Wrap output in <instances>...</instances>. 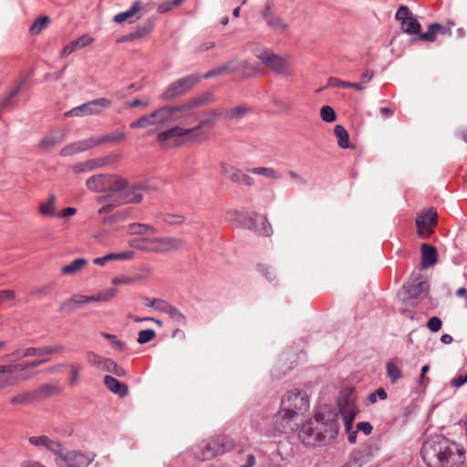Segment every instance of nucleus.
I'll return each mask as SVG.
<instances>
[{
  "mask_svg": "<svg viewBox=\"0 0 467 467\" xmlns=\"http://www.w3.org/2000/svg\"><path fill=\"white\" fill-rule=\"evenodd\" d=\"M96 458L93 452H83L73 450L67 451L59 462V467H88Z\"/></svg>",
  "mask_w": 467,
  "mask_h": 467,
  "instance_id": "dca6fc26",
  "label": "nucleus"
},
{
  "mask_svg": "<svg viewBox=\"0 0 467 467\" xmlns=\"http://www.w3.org/2000/svg\"><path fill=\"white\" fill-rule=\"evenodd\" d=\"M103 381L106 387L114 394H117L121 398L128 395V386L125 383L119 381L114 377L107 375L104 377Z\"/></svg>",
  "mask_w": 467,
  "mask_h": 467,
  "instance_id": "b1692460",
  "label": "nucleus"
},
{
  "mask_svg": "<svg viewBox=\"0 0 467 467\" xmlns=\"http://www.w3.org/2000/svg\"><path fill=\"white\" fill-rule=\"evenodd\" d=\"M36 399V392H25L17 394L11 399V403L14 405L26 404L34 401Z\"/></svg>",
  "mask_w": 467,
  "mask_h": 467,
  "instance_id": "c03bdc74",
  "label": "nucleus"
},
{
  "mask_svg": "<svg viewBox=\"0 0 467 467\" xmlns=\"http://www.w3.org/2000/svg\"><path fill=\"white\" fill-rule=\"evenodd\" d=\"M421 250V265L427 268L437 263V250L433 245L422 244Z\"/></svg>",
  "mask_w": 467,
  "mask_h": 467,
  "instance_id": "a878e982",
  "label": "nucleus"
},
{
  "mask_svg": "<svg viewBox=\"0 0 467 467\" xmlns=\"http://www.w3.org/2000/svg\"><path fill=\"white\" fill-rule=\"evenodd\" d=\"M334 133L337 139L338 146L342 149L350 148L349 135L348 130L341 125H337L334 128Z\"/></svg>",
  "mask_w": 467,
  "mask_h": 467,
  "instance_id": "473e14b6",
  "label": "nucleus"
},
{
  "mask_svg": "<svg viewBox=\"0 0 467 467\" xmlns=\"http://www.w3.org/2000/svg\"><path fill=\"white\" fill-rule=\"evenodd\" d=\"M110 180L111 179L109 174L94 175L87 180L86 186L88 189L93 192H105L107 191V188H109Z\"/></svg>",
  "mask_w": 467,
  "mask_h": 467,
  "instance_id": "5701e85b",
  "label": "nucleus"
},
{
  "mask_svg": "<svg viewBox=\"0 0 467 467\" xmlns=\"http://www.w3.org/2000/svg\"><path fill=\"white\" fill-rule=\"evenodd\" d=\"M211 99L210 94H203L192 98L177 106H165L152 111L156 124H162L170 120L180 121L182 125L190 124L191 119L196 120L197 114L194 109L206 105Z\"/></svg>",
  "mask_w": 467,
  "mask_h": 467,
  "instance_id": "7ed1b4c3",
  "label": "nucleus"
},
{
  "mask_svg": "<svg viewBox=\"0 0 467 467\" xmlns=\"http://www.w3.org/2000/svg\"><path fill=\"white\" fill-rule=\"evenodd\" d=\"M155 124H156V120L154 119V118L152 116V112H151L149 115L142 116L140 119H138L137 120L132 121L130 124V127L131 129H143L148 126H151V125H155Z\"/></svg>",
  "mask_w": 467,
  "mask_h": 467,
  "instance_id": "4c0bfd02",
  "label": "nucleus"
},
{
  "mask_svg": "<svg viewBox=\"0 0 467 467\" xmlns=\"http://www.w3.org/2000/svg\"><path fill=\"white\" fill-rule=\"evenodd\" d=\"M141 280V277H134V276H116L112 279L111 283L115 285H131L137 281Z\"/></svg>",
  "mask_w": 467,
  "mask_h": 467,
  "instance_id": "e2e57ef3",
  "label": "nucleus"
},
{
  "mask_svg": "<svg viewBox=\"0 0 467 467\" xmlns=\"http://www.w3.org/2000/svg\"><path fill=\"white\" fill-rule=\"evenodd\" d=\"M49 23L50 19L47 16L38 17L30 26L31 34H39L44 28H46L49 25Z\"/></svg>",
  "mask_w": 467,
  "mask_h": 467,
  "instance_id": "49530a36",
  "label": "nucleus"
},
{
  "mask_svg": "<svg viewBox=\"0 0 467 467\" xmlns=\"http://www.w3.org/2000/svg\"><path fill=\"white\" fill-rule=\"evenodd\" d=\"M411 16H413L412 13L406 5H400L395 16L396 19L400 21L401 24H405Z\"/></svg>",
  "mask_w": 467,
  "mask_h": 467,
  "instance_id": "4d7b16f0",
  "label": "nucleus"
},
{
  "mask_svg": "<svg viewBox=\"0 0 467 467\" xmlns=\"http://www.w3.org/2000/svg\"><path fill=\"white\" fill-rule=\"evenodd\" d=\"M428 288V283L421 276H416L402 286V289L398 293V296L400 300L412 305V301L420 295L425 294Z\"/></svg>",
  "mask_w": 467,
  "mask_h": 467,
  "instance_id": "4468645a",
  "label": "nucleus"
},
{
  "mask_svg": "<svg viewBox=\"0 0 467 467\" xmlns=\"http://www.w3.org/2000/svg\"><path fill=\"white\" fill-rule=\"evenodd\" d=\"M234 446V442L231 438L218 435L201 445L199 457L203 461L210 460L231 451Z\"/></svg>",
  "mask_w": 467,
  "mask_h": 467,
  "instance_id": "6e6552de",
  "label": "nucleus"
},
{
  "mask_svg": "<svg viewBox=\"0 0 467 467\" xmlns=\"http://www.w3.org/2000/svg\"><path fill=\"white\" fill-rule=\"evenodd\" d=\"M231 74H239L244 78H253L261 73V69L246 59L237 57L228 60Z\"/></svg>",
  "mask_w": 467,
  "mask_h": 467,
  "instance_id": "a211bd4d",
  "label": "nucleus"
},
{
  "mask_svg": "<svg viewBox=\"0 0 467 467\" xmlns=\"http://www.w3.org/2000/svg\"><path fill=\"white\" fill-rule=\"evenodd\" d=\"M19 368L15 364L0 365V391L16 386L31 377L28 373H19Z\"/></svg>",
  "mask_w": 467,
  "mask_h": 467,
  "instance_id": "ddd939ff",
  "label": "nucleus"
},
{
  "mask_svg": "<svg viewBox=\"0 0 467 467\" xmlns=\"http://www.w3.org/2000/svg\"><path fill=\"white\" fill-rule=\"evenodd\" d=\"M435 27H440V24H431L427 32L420 34V39L428 42H434L436 39Z\"/></svg>",
  "mask_w": 467,
  "mask_h": 467,
  "instance_id": "6e6d98bb",
  "label": "nucleus"
},
{
  "mask_svg": "<svg viewBox=\"0 0 467 467\" xmlns=\"http://www.w3.org/2000/svg\"><path fill=\"white\" fill-rule=\"evenodd\" d=\"M340 417L344 420L346 430L349 431L356 417L354 410L347 407L339 413L337 410L326 408L302 425L298 431L299 440L306 446L326 444L337 435Z\"/></svg>",
  "mask_w": 467,
  "mask_h": 467,
  "instance_id": "f257e3e1",
  "label": "nucleus"
},
{
  "mask_svg": "<svg viewBox=\"0 0 467 467\" xmlns=\"http://www.w3.org/2000/svg\"><path fill=\"white\" fill-rule=\"evenodd\" d=\"M78 152H80L78 150V142H73L69 145H67L65 146L61 151H60V155L63 156V157H67V156H72Z\"/></svg>",
  "mask_w": 467,
  "mask_h": 467,
  "instance_id": "774afa93",
  "label": "nucleus"
},
{
  "mask_svg": "<svg viewBox=\"0 0 467 467\" xmlns=\"http://www.w3.org/2000/svg\"><path fill=\"white\" fill-rule=\"evenodd\" d=\"M443 460L440 467H461L466 461L464 446L445 437Z\"/></svg>",
  "mask_w": 467,
  "mask_h": 467,
  "instance_id": "9d476101",
  "label": "nucleus"
},
{
  "mask_svg": "<svg viewBox=\"0 0 467 467\" xmlns=\"http://www.w3.org/2000/svg\"><path fill=\"white\" fill-rule=\"evenodd\" d=\"M386 368L387 374L392 384L396 383L399 379L402 378L400 368L393 361H389L387 363Z\"/></svg>",
  "mask_w": 467,
  "mask_h": 467,
  "instance_id": "79ce46f5",
  "label": "nucleus"
},
{
  "mask_svg": "<svg viewBox=\"0 0 467 467\" xmlns=\"http://www.w3.org/2000/svg\"><path fill=\"white\" fill-rule=\"evenodd\" d=\"M143 9L142 3L139 0L135 1L130 8L127 11L117 14L113 17V21L117 24H122L126 21L132 22L140 17L138 13Z\"/></svg>",
  "mask_w": 467,
  "mask_h": 467,
  "instance_id": "4be33fe9",
  "label": "nucleus"
},
{
  "mask_svg": "<svg viewBox=\"0 0 467 467\" xmlns=\"http://www.w3.org/2000/svg\"><path fill=\"white\" fill-rule=\"evenodd\" d=\"M149 186L146 182H136L131 185L127 183L126 188L123 192H120V200L117 202V203H107L103 205L99 213L100 214L109 213L118 205L123 203H139L142 198L144 193L148 192Z\"/></svg>",
  "mask_w": 467,
  "mask_h": 467,
  "instance_id": "0eeeda50",
  "label": "nucleus"
},
{
  "mask_svg": "<svg viewBox=\"0 0 467 467\" xmlns=\"http://www.w3.org/2000/svg\"><path fill=\"white\" fill-rule=\"evenodd\" d=\"M77 142H78V150L80 152L100 145L99 137L98 138L90 137L88 139L79 140Z\"/></svg>",
  "mask_w": 467,
  "mask_h": 467,
  "instance_id": "8fccbe9b",
  "label": "nucleus"
},
{
  "mask_svg": "<svg viewBox=\"0 0 467 467\" xmlns=\"http://www.w3.org/2000/svg\"><path fill=\"white\" fill-rule=\"evenodd\" d=\"M226 73H230V67L228 61L206 72L203 75V78H211Z\"/></svg>",
  "mask_w": 467,
  "mask_h": 467,
  "instance_id": "09e8293b",
  "label": "nucleus"
},
{
  "mask_svg": "<svg viewBox=\"0 0 467 467\" xmlns=\"http://www.w3.org/2000/svg\"><path fill=\"white\" fill-rule=\"evenodd\" d=\"M60 391L61 389L57 383H47L39 386L35 392L36 398H46L58 394Z\"/></svg>",
  "mask_w": 467,
  "mask_h": 467,
  "instance_id": "7c9ffc66",
  "label": "nucleus"
},
{
  "mask_svg": "<svg viewBox=\"0 0 467 467\" xmlns=\"http://www.w3.org/2000/svg\"><path fill=\"white\" fill-rule=\"evenodd\" d=\"M201 79L199 74H191L171 82L161 94L164 101L174 99L191 90Z\"/></svg>",
  "mask_w": 467,
  "mask_h": 467,
  "instance_id": "1a4fd4ad",
  "label": "nucleus"
},
{
  "mask_svg": "<svg viewBox=\"0 0 467 467\" xmlns=\"http://www.w3.org/2000/svg\"><path fill=\"white\" fill-rule=\"evenodd\" d=\"M309 408L308 397L303 390L287 391L281 399L280 409L273 418L275 431L285 433L293 431L294 420Z\"/></svg>",
  "mask_w": 467,
  "mask_h": 467,
  "instance_id": "f03ea898",
  "label": "nucleus"
},
{
  "mask_svg": "<svg viewBox=\"0 0 467 467\" xmlns=\"http://www.w3.org/2000/svg\"><path fill=\"white\" fill-rule=\"evenodd\" d=\"M222 172L227 179L237 184L252 186L254 183L252 177L232 165L223 164Z\"/></svg>",
  "mask_w": 467,
  "mask_h": 467,
  "instance_id": "6ab92c4d",
  "label": "nucleus"
},
{
  "mask_svg": "<svg viewBox=\"0 0 467 467\" xmlns=\"http://www.w3.org/2000/svg\"><path fill=\"white\" fill-rule=\"evenodd\" d=\"M162 220L168 224H181L185 221V217L182 214L165 213Z\"/></svg>",
  "mask_w": 467,
  "mask_h": 467,
  "instance_id": "052dcab7",
  "label": "nucleus"
},
{
  "mask_svg": "<svg viewBox=\"0 0 467 467\" xmlns=\"http://www.w3.org/2000/svg\"><path fill=\"white\" fill-rule=\"evenodd\" d=\"M126 137L124 132L121 131H114L111 133L105 134L103 136L99 137L100 145L108 142H116L124 140Z\"/></svg>",
  "mask_w": 467,
  "mask_h": 467,
  "instance_id": "de8ad7c7",
  "label": "nucleus"
},
{
  "mask_svg": "<svg viewBox=\"0 0 467 467\" xmlns=\"http://www.w3.org/2000/svg\"><path fill=\"white\" fill-rule=\"evenodd\" d=\"M148 306L165 313L170 304L164 300L154 298L148 304Z\"/></svg>",
  "mask_w": 467,
  "mask_h": 467,
  "instance_id": "69168bd1",
  "label": "nucleus"
},
{
  "mask_svg": "<svg viewBox=\"0 0 467 467\" xmlns=\"http://www.w3.org/2000/svg\"><path fill=\"white\" fill-rule=\"evenodd\" d=\"M437 217V212L432 208L422 211L418 215L416 218V226L419 237L426 239L433 234V228L438 222Z\"/></svg>",
  "mask_w": 467,
  "mask_h": 467,
  "instance_id": "2eb2a0df",
  "label": "nucleus"
},
{
  "mask_svg": "<svg viewBox=\"0 0 467 467\" xmlns=\"http://www.w3.org/2000/svg\"><path fill=\"white\" fill-rule=\"evenodd\" d=\"M67 366L70 368V383L75 385L79 380V371L81 370V366L76 364H69Z\"/></svg>",
  "mask_w": 467,
  "mask_h": 467,
  "instance_id": "338daca9",
  "label": "nucleus"
},
{
  "mask_svg": "<svg viewBox=\"0 0 467 467\" xmlns=\"http://www.w3.org/2000/svg\"><path fill=\"white\" fill-rule=\"evenodd\" d=\"M156 337V332L153 329H145L139 332L137 342L139 344H146L151 341Z\"/></svg>",
  "mask_w": 467,
  "mask_h": 467,
  "instance_id": "5fc2aeb1",
  "label": "nucleus"
},
{
  "mask_svg": "<svg viewBox=\"0 0 467 467\" xmlns=\"http://www.w3.org/2000/svg\"><path fill=\"white\" fill-rule=\"evenodd\" d=\"M88 297L84 295H74L67 301L63 302L60 306V309H78L84 306L85 304H88Z\"/></svg>",
  "mask_w": 467,
  "mask_h": 467,
  "instance_id": "c85d7f7f",
  "label": "nucleus"
},
{
  "mask_svg": "<svg viewBox=\"0 0 467 467\" xmlns=\"http://www.w3.org/2000/svg\"><path fill=\"white\" fill-rule=\"evenodd\" d=\"M86 358L88 362L96 368H100L103 362L102 360L104 359L103 357L94 351H88L86 355Z\"/></svg>",
  "mask_w": 467,
  "mask_h": 467,
  "instance_id": "0e129e2a",
  "label": "nucleus"
},
{
  "mask_svg": "<svg viewBox=\"0 0 467 467\" xmlns=\"http://www.w3.org/2000/svg\"><path fill=\"white\" fill-rule=\"evenodd\" d=\"M24 81H21L19 85L10 90L1 100L0 102V109H5L13 105L14 98L18 94Z\"/></svg>",
  "mask_w": 467,
  "mask_h": 467,
  "instance_id": "a19ab883",
  "label": "nucleus"
},
{
  "mask_svg": "<svg viewBox=\"0 0 467 467\" xmlns=\"http://www.w3.org/2000/svg\"><path fill=\"white\" fill-rule=\"evenodd\" d=\"M191 122L189 125L194 124L197 122L196 125H193L192 127H190L192 130V132L193 134V137L197 141H201V140L204 137V132L202 131V127L206 125L213 126L214 123V120L212 119H199L197 118L196 120L191 119Z\"/></svg>",
  "mask_w": 467,
  "mask_h": 467,
  "instance_id": "cd10ccee",
  "label": "nucleus"
},
{
  "mask_svg": "<svg viewBox=\"0 0 467 467\" xmlns=\"http://www.w3.org/2000/svg\"><path fill=\"white\" fill-rule=\"evenodd\" d=\"M120 154H111L98 159L88 160L74 165L73 171L77 173L90 171L99 168L105 167L113 162H117L120 160Z\"/></svg>",
  "mask_w": 467,
  "mask_h": 467,
  "instance_id": "f3484780",
  "label": "nucleus"
},
{
  "mask_svg": "<svg viewBox=\"0 0 467 467\" xmlns=\"http://www.w3.org/2000/svg\"><path fill=\"white\" fill-rule=\"evenodd\" d=\"M87 265L88 261L85 258H77L70 264L64 265L60 271L62 275H73L79 272Z\"/></svg>",
  "mask_w": 467,
  "mask_h": 467,
  "instance_id": "c756f323",
  "label": "nucleus"
},
{
  "mask_svg": "<svg viewBox=\"0 0 467 467\" xmlns=\"http://www.w3.org/2000/svg\"><path fill=\"white\" fill-rule=\"evenodd\" d=\"M184 0H167L159 5L157 12L164 14L171 11L173 8L181 5Z\"/></svg>",
  "mask_w": 467,
  "mask_h": 467,
  "instance_id": "603ef678",
  "label": "nucleus"
},
{
  "mask_svg": "<svg viewBox=\"0 0 467 467\" xmlns=\"http://www.w3.org/2000/svg\"><path fill=\"white\" fill-rule=\"evenodd\" d=\"M247 171L250 173H253V174L261 175V176L270 178V179L277 180V179L281 178L280 174L275 170H274L273 168H269V167L251 168V169L247 170Z\"/></svg>",
  "mask_w": 467,
  "mask_h": 467,
  "instance_id": "c9c22d12",
  "label": "nucleus"
},
{
  "mask_svg": "<svg viewBox=\"0 0 467 467\" xmlns=\"http://www.w3.org/2000/svg\"><path fill=\"white\" fill-rule=\"evenodd\" d=\"M117 294V290L114 288H109L102 292H99L95 295L87 296L88 302H108L111 298H113Z\"/></svg>",
  "mask_w": 467,
  "mask_h": 467,
  "instance_id": "f704fd0d",
  "label": "nucleus"
},
{
  "mask_svg": "<svg viewBox=\"0 0 467 467\" xmlns=\"http://www.w3.org/2000/svg\"><path fill=\"white\" fill-rule=\"evenodd\" d=\"M401 25H402L403 31L407 34L418 35L420 33V29H421L420 24L413 16H411L410 19H408L405 24H401Z\"/></svg>",
  "mask_w": 467,
  "mask_h": 467,
  "instance_id": "58836bf2",
  "label": "nucleus"
},
{
  "mask_svg": "<svg viewBox=\"0 0 467 467\" xmlns=\"http://www.w3.org/2000/svg\"><path fill=\"white\" fill-rule=\"evenodd\" d=\"M445 436L436 435L425 441L421 446V458L429 467H440L443 460Z\"/></svg>",
  "mask_w": 467,
  "mask_h": 467,
  "instance_id": "39448f33",
  "label": "nucleus"
},
{
  "mask_svg": "<svg viewBox=\"0 0 467 467\" xmlns=\"http://www.w3.org/2000/svg\"><path fill=\"white\" fill-rule=\"evenodd\" d=\"M153 28V22L147 21L145 24L139 26L135 31L130 32L122 36V42H130L140 39L149 35Z\"/></svg>",
  "mask_w": 467,
  "mask_h": 467,
  "instance_id": "bb28decb",
  "label": "nucleus"
},
{
  "mask_svg": "<svg viewBox=\"0 0 467 467\" xmlns=\"http://www.w3.org/2000/svg\"><path fill=\"white\" fill-rule=\"evenodd\" d=\"M378 448L372 444H364L352 454L350 466L361 467L372 460Z\"/></svg>",
  "mask_w": 467,
  "mask_h": 467,
  "instance_id": "aec40b11",
  "label": "nucleus"
},
{
  "mask_svg": "<svg viewBox=\"0 0 467 467\" xmlns=\"http://www.w3.org/2000/svg\"><path fill=\"white\" fill-rule=\"evenodd\" d=\"M165 313L169 315V317L178 324L182 326L186 325V317L178 308L171 306V304L168 306Z\"/></svg>",
  "mask_w": 467,
  "mask_h": 467,
  "instance_id": "37998d69",
  "label": "nucleus"
},
{
  "mask_svg": "<svg viewBox=\"0 0 467 467\" xmlns=\"http://www.w3.org/2000/svg\"><path fill=\"white\" fill-rule=\"evenodd\" d=\"M28 441L33 446L42 447L48 451L50 445L52 444L53 439L47 435L31 436L29 437Z\"/></svg>",
  "mask_w": 467,
  "mask_h": 467,
  "instance_id": "ea45409f",
  "label": "nucleus"
},
{
  "mask_svg": "<svg viewBox=\"0 0 467 467\" xmlns=\"http://www.w3.org/2000/svg\"><path fill=\"white\" fill-rule=\"evenodd\" d=\"M111 105L112 102L109 99L99 98L75 107L66 112L65 115L67 117H86L91 115H99L102 113L103 110L109 109Z\"/></svg>",
  "mask_w": 467,
  "mask_h": 467,
  "instance_id": "f8f14e48",
  "label": "nucleus"
},
{
  "mask_svg": "<svg viewBox=\"0 0 467 467\" xmlns=\"http://www.w3.org/2000/svg\"><path fill=\"white\" fill-rule=\"evenodd\" d=\"M94 42V38L88 35H83L80 37L73 40L70 44L73 47V49L76 51L78 49H81Z\"/></svg>",
  "mask_w": 467,
  "mask_h": 467,
  "instance_id": "3c124183",
  "label": "nucleus"
},
{
  "mask_svg": "<svg viewBox=\"0 0 467 467\" xmlns=\"http://www.w3.org/2000/svg\"><path fill=\"white\" fill-rule=\"evenodd\" d=\"M133 248L151 253H164L179 250L184 246V242L179 238H136L130 241Z\"/></svg>",
  "mask_w": 467,
  "mask_h": 467,
  "instance_id": "20e7f679",
  "label": "nucleus"
},
{
  "mask_svg": "<svg viewBox=\"0 0 467 467\" xmlns=\"http://www.w3.org/2000/svg\"><path fill=\"white\" fill-rule=\"evenodd\" d=\"M101 336L104 338H106L107 340H109L115 349H117L119 351L124 350L125 344L122 341H120L119 339H118V337L115 335L109 334L107 332H102Z\"/></svg>",
  "mask_w": 467,
  "mask_h": 467,
  "instance_id": "864d4df0",
  "label": "nucleus"
},
{
  "mask_svg": "<svg viewBox=\"0 0 467 467\" xmlns=\"http://www.w3.org/2000/svg\"><path fill=\"white\" fill-rule=\"evenodd\" d=\"M252 112V108L246 104H240L235 107L227 108L225 120L238 121Z\"/></svg>",
  "mask_w": 467,
  "mask_h": 467,
  "instance_id": "393cba45",
  "label": "nucleus"
},
{
  "mask_svg": "<svg viewBox=\"0 0 467 467\" xmlns=\"http://www.w3.org/2000/svg\"><path fill=\"white\" fill-rule=\"evenodd\" d=\"M157 140L164 148H172L190 141L196 142L191 128L181 125L159 132Z\"/></svg>",
  "mask_w": 467,
  "mask_h": 467,
  "instance_id": "423d86ee",
  "label": "nucleus"
},
{
  "mask_svg": "<svg viewBox=\"0 0 467 467\" xmlns=\"http://www.w3.org/2000/svg\"><path fill=\"white\" fill-rule=\"evenodd\" d=\"M256 57L261 61L263 65L266 66L275 73L285 77L293 75L288 61L269 49L259 51L256 54Z\"/></svg>",
  "mask_w": 467,
  "mask_h": 467,
  "instance_id": "9b49d317",
  "label": "nucleus"
},
{
  "mask_svg": "<svg viewBox=\"0 0 467 467\" xmlns=\"http://www.w3.org/2000/svg\"><path fill=\"white\" fill-rule=\"evenodd\" d=\"M133 256V252H121V253H110L106 254V259L108 262L112 260H129Z\"/></svg>",
  "mask_w": 467,
  "mask_h": 467,
  "instance_id": "680f3d73",
  "label": "nucleus"
},
{
  "mask_svg": "<svg viewBox=\"0 0 467 467\" xmlns=\"http://www.w3.org/2000/svg\"><path fill=\"white\" fill-rule=\"evenodd\" d=\"M56 201L57 197L54 193H51L48 196V199L46 202H43L39 206V213L44 216L52 217L57 215L56 213Z\"/></svg>",
  "mask_w": 467,
  "mask_h": 467,
  "instance_id": "2f4dec72",
  "label": "nucleus"
},
{
  "mask_svg": "<svg viewBox=\"0 0 467 467\" xmlns=\"http://www.w3.org/2000/svg\"><path fill=\"white\" fill-rule=\"evenodd\" d=\"M110 179L109 188H107V191L109 192V194L108 195V203H117V202L120 200L119 193L123 192L128 182L124 179L118 178L113 175H110Z\"/></svg>",
  "mask_w": 467,
  "mask_h": 467,
  "instance_id": "412c9836",
  "label": "nucleus"
},
{
  "mask_svg": "<svg viewBox=\"0 0 467 467\" xmlns=\"http://www.w3.org/2000/svg\"><path fill=\"white\" fill-rule=\"evenodd\" d=\"M48 451H50L52 454L56 456L55 462L57 465H58L59 462H61L62 457L67 451V449L60 441L53 440L52 444L48 449Z\"/></svg>",
  "mask_w": 467,
  "mask_h": 467,
  "instance_id": "e433bc0d",
  "label": "nucleus"
},
{
  "mask_svg": "<svg viewBox=\"0 0 467 467\" xmlns=\"http://www.w3.org/2000/svg\"><path fill=\"white\" fill-rule=\"evenodd\" d=\"M320 116L326 122H332L336 119V112L330 106H323L320 109Z\"/></svg>",
  "mask_w": 467,
  "mask_h": 467,
  "instance_id": "13d9d810",
  "label": "nucleus"
},
{
  "mask_svg": "<svg viewBox=\"0 0 467 467\" xmlns=\"http://www.w3.org/2000/svg\"><path fill=\"white\" fill-rule=\"evenodd\" d=\"M128 231L131 234H154L157 233V230L155 227L150 225V224H144V223H130L128 226Z\"/></svg>",
  "mask_w": 467,
  "mask_h": 467,
  "instance_id": "72a5a7b5",
  "label": "nucleus"
},
{
  "mask_svg": "<svg viewBox=\"0 0 467 467\" xmlns=\"http://www.w3.org/2000/svg\"><path fill=\"white\" fill-rule=\"evenodd\" d=\"M266 24L275 31L285 32L287 29V24L278 16L270 17L268 21H266Z\"/></svg>",
  "mask_w": 467,
  "mask_h": 467,
  "instance_id": "a18cd8bd",
  "label": "nucleus"
},
{
  "mask_svg": "<svg viewBox=\"0 0 467 467\" xmlns=\"http://www.w3.org/2000/svg\"><path fill=\"white\" fill-rule=\"evenodd\" d=\"M258 221L260 227L257 228V231L265 236H270L273 234V230L267 219L262 216L259 218Z\"/></svg>",
  "mask_w": 467,
  "mask_h": 467,
  "instance_id": "bf43d9fd",
  "label": "nucleus"
}]
</instances>
